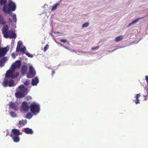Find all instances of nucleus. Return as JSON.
<instances>
[{"label":"nucleus","mask_w":148,"mask_h":148,"mask_svg":"<svg viewBox=\"0 0 148 148\" xmlns=\"http://www.w3.org/2000/svg\"><path fill=\"white\" fill-rule=\"evenodd\" d=\"M2 33L5 38H15L16 37V34L12 30L8 29V27L7 25L3 26L2 29Z\"/></svg>","instance_id":"obj_1"},{"label":"nucleus","mask_w":148,"mask_h":148,"mask_svg":"<svg viewBox=\"0 0 148 148\" xmlns=\"http://www.w3.org/2000/svg\"><path fill=\"white\" fill-rule=\"evenodd\" d=\"M27 89L23 85H21L18 87V90L15 93L16 98H21L24 97L28 93Z\"/></svg>","instance_id":"obj_2"},{"label":"nucleus","mask_w":148,"mask_h":148,"mask_svg":"<svg viewBox=\"0 0 148 148\" xmlns=\"http://www.w3.org/2000/svg\"><path fill=\"white\" fill-rule=\"evenodd\" d=\"M16 8V5L14 2L11 1L8 4V7L7 6L6 8L5 7H3V10L5 13H9L10 11H14Z\"/></svg>","instance_id":"obj_3"},{"label":"nucleus","mask_w":148,"mask_h":148,"mask_svg":"<svg viewBox=\"0 0 148 148\" xmlns=\"http://www.w3.org/2000/svg\"><path fill=\"white\" fill-rule=\"evenodd\" d=\"M10 70H8L5 74V77L7 78H15L17 77L19 75V73L18 72H16L15 74H14Z\"/></svg>","instance_id":"obj_4"},{"label":"nucleus","mask_w":148,"mask_h":148,"mask_svg":"<svg viewBox=\"0 0 148 148\" xmlns=\"http://www.w3.org/2000/svg\"><path fill=\"white\" fill-rule=\"evenodd\" d=\"M30 110L33 113H38L40 111V106L39 105L35 103H32L30 106Z\"/></svg>","instance_id":"obj_5"},{"label":"nucleus","mask_w":148,"mask_h":148,"mask_svg":"<svg viewBox=\"0 0 148 148\" xmlns=\"http://www.w3.org/2000/svg\"><path fill=\"white\" fill-rule=\"evenodd\" d=\"M22 42L20 41H18L17 43L16 52H18L19 51L22 52L23 53H24L26 48L25 47H21Z\"/></svg>","instance_id":"obj_6"},{"label":"nucleus","mask_w":148,"mask_h":148,"mask_svg":"<svg viewBox=\"0 0 148 148\" xmlns=\"http://www.w3.org/2000/svg\"><path fill=\"white\" fill-rule=\"evenodd\" d=\"M14 81L12 79H10L9 81L5 79L3 82V85L5 87L7 86L12 87L14 85Z\"/></svg>","instance_id":"obj_7"},{"label":"nucleus","mask_w":148,"mask_h":148,"mask_svg":"<svg viewBox=\"0 0 148 148\" xmlns=\"http://www.w3.org/2000/svg\"><path fill=\"white\" fill-rule=\"evenodd\" d=\"M29 71L27 75L28 78H32L34 77L36 75V73L33 67L32 66H29Z\"/></svg>","instance_id":"obj_8"},{"label":"nucleus","mask_w":148,"mask_h":148,"mask_svg":"<svg viewBox=\"0 0 148 148\" xmlns=\"http://www.w3.org/2000/svg\"><path fill=\"white\" fill-rule=\"evenodd\" d=\"M22 134V133L20 132L18 130L16 129H13L11 131L10 136L11 137H13V136H19Z\"/></svg>","instance_id":"obj_9"},{"label":"nucleus","mask_w":148,"mask_h":148,"mask_svg":"<svg viewBox=\"0 0 148 148\" xmlns=\"http://www.w3.org/2000/svg\"><path fill=\"white\" fill-rule=\"evenodd\" d=\"M8 49L6 47L1 48L0 47V58L4 56L6 53Z\"/></svg>","instance_id":"obj_10"},{"label":"nucleus","mask_w":148,"mask_h":148,"mask_svg":"<svg viewBox=\"0 0 148 148\" xmlns=\"http://www.w3.org/2000/svg\"><path fill=\"white\" fill-rule=\"evenodd\" d=\"M21 108L24 111H27L29 108V107L26 102L24 101L22 103Z\"/></svg>","instance_id":"obj_11"},{"label":"nucleus","mask_w":148,"mask_h":148,"mask_svg":"<svg viewBox=\"0 0 148 148\" xmlns=\"http://www.w3.org/2000/svg\"><path fill=\"white\" fill-rule=\"evenodd\" d=\"M27 67L26 66L24 65L22 66L21 71V72L23 75H24L27 73Z\"/></svg>","instance_id":"obj_12"},{"label":"nucleus","mask_w":148,"mask_h":148,"mask_svg":"<svg viewBox=\"0 0 148 148\" xmlns=\"http://www.w3.org/2000/svg\"><path fill=\"white\" fill-rule=\"evenodd\" d=\"M27 121L26 120H21L18 123V125L20 127H22L25 125L27 123Z\"/></svg>","instance_id":"obj_13"},{"label":"nucleus","mask_w":148,"mask_h":148,"mask_svg":"<svg viewBox=\"0 0 148 148\" xmlns=\"http://www.w3.org/2000/svg\"><path fill=\"white\" fill-rule=\"evenodd\" d=\"M25 132L27 134H32L33 133L32 130L29 128H26L24 129Z\"/></svg>","instance_id":"obj_14"},{"label":"nucleus","mask_w":148,"mask_h":148,"mask_svg":"<svg viewBox=\"0 0 148 148\" xmlns=\"http://www.w3.org/2000/svg\"><path fill=\"white\" fill-rule=\"evenodd\" d=\"M39 82V80L37 77H35L32 80V84L33 86L36 85Z\"/></svg>","instance_id":"obj_15"},{"label":"nucleus","mask_w":148,"mask_h":148,"mask_svg":"<svg viewBox=\"0 0 148 148\" xmlns=\"http://www.w3.org/2000/svg\"><path fill=\"white\" fill-rule=\"evenodd\" d=\"M10 107L12 108L15 110H17V106L13 103L10 102L9 104Z\"/></svg>","instance_id":"obj_16"},{"label":"nucleus","mask_w":148,"mask_h":148,"mask_svg":"<svg viewBox=\"0 0 148 148\" xmlns=\"http://www.w3.org/2000/svg\"><path fill=\"white\" fill-rule=\"evenodd\" d=\"M7 0H0V5H3V7H5V8H6V3Z\"/></svg>","instance_id":"obj_17"},{"label":"nucleus","mask_w":148,"mask_h":148,"mask_svg":"<svg viewBox=\"0 0 148 148\" xmlns=\"http://www.w3.org/2000/svg\"><path fill=\"white\" fill-rule=\"evenodd\" d=\"M140 96V94H137L135 96V98L136 99L135 100H134V101L136 104H137L138 103H139L138 98Z\"/></svg>","instance_id":"obj_18"},{"label":"nucleus","mask_w":148,"mask_h":148,"mask_svg":"<svg viewBox=\"0 0 148 148\" xmlns=\"http://www.w3.org/2000/svg\"><path fill=\"white\" fill-rule=\"evenodd\" d=\"M15 66L17 68H19L20 67L21 65V61L19 60H17L15 64H14Z\"/></svg>","instance_id":"obj_19"},{"label":"nucleus","mask_w":148,"mask_h":148,"mask_svg":"<svg viewBox=\"0 0 148 148\" xmlns=\"http://www.w3.org/2000/svg\"><path fill=\"white\" fill-rule=\"evenodd\" d=\"M13 138V140L14 142H17L19 141L20 138L19 136H13V137H11Z\"/></svg>","instance_id":"obj_20"},{"label":"nucleus","mask_w":148,"mask_h":148,"mask_svg":"<svg viewBox=\"0 0 148 148\" xmlns=\"http://www.w3.org/2000/svg\"><path fill=\"white\" fill-rule=\"evenodd\" d=\"M123 36H120L115 38V40L116 42H118L121 41L123 38Z\"/></svg>","instance_id":"obj_21"},{"label":"nucleus","mask_w":148,"mask_h":148,"mask_svg":"<svg viewBox=\"0 0 148 148\" xmlns=\"http://www.w3.org/2000/svg\"><path fill=\"white\" fill-rule=\"evenodd\" d=\"M145 17V16L143 17L138 18L137 19L133 21L132 22V24H134L136 23H137L139 20H140V19H142Z\"/></svg>","instance_id":"obj_22"},{"label":"nucleus","mask_w":148,"mask_h":148,"mask_svg":"<svg viewBox=\"0 0 148 148\" xmlns=\"http://www.w3.org/2000/svg\"><path fill=\"white\" fill-rule=\"evenodd\" d=\"M16 68H17L15 66L14 64H13L11 67L10 69V70L11 71H12V72H14L15 71V69Z\"/></svg>","instance_id":"obj_23"},{"label":"nucleus","mask_w":148,"mask_h":148,"mask_svg":"<svg viewBox=\"0 0 148 148\" xmlns=\"http://www.w3.org/2000/svg\"><path fill=\"white\" fill-rule=\"evenodd\" d=\"M32 116V115L30 112L28 113L26 116V118L29 119H30Z\"/></svg>","instance_id":"obj_24"},{"label":"nucleus","mask_w":148,"mask_h":148,"mask_svg":"<svg viewBox=\"0 0 148 148\" xmlns=\"http://www.w3.org/2000/svg\"><path fill=\"white\" fill-rule=\"evenodd\" d=\"M10 114L11 116L13 117H15L17 116L16 114L14 112H10Z\"/></svg>","instance_id":"obj_25"},{"label":"nucleus","mask_w":148,"mask_h":148,"mask_svg":"<svg viewBox=\"0 0 148 148\" xmlns=\"http://www.w3.org/2000/svg\"><path fill=\"white\" fill-rule=\"evenodd\" d=\"M59 5V3H56L55 5L53 6L51 10L52 11L55 10L57 9V6Z\"/></svg>","instance_id":"obj_26"},{"label":"nucleus","mask_w":148,"mask_h":148,"mask_svg":"<svg viewBox=\"0 0 148 148\" xmlns=\"http://www.w3.org/2000/svg\"><path fill=\"white\" fill-rule=\"evenodd\" d=\"M89 25V23L88 22H86L82 25V27L84 28L88 26Z\"/></svg>","instance_id":"obj_27"},{"label":"nucleus","mask_w":148,"mask_h":148,"mask_svg":"<svg viewBox=\"0 0 148 148\" xmlns=\"http://www.w3.org/2000/svg\"><path fill=\"white\" fill-rule=\"evenodd\" d=\"M12 17V18L13 20L14 21V22L16 23V15H13Z\"/></svg>","instance_id":"obj_28"},{"label":"nucleus","mask_w":148,"mask_h":148,"mask_svg":"<svg viewBox=\"0 0 148 148\" xmlns=\"http://www.w3.org/2000/svg\"><path fill=\"white\" fill-rule=\"evenodd\" d=\"M6 60V58H3L0 61V64L1 63H3L5 62Z\"/></svg>","instance_id":"obj_29"},{"label":"nucleus","mask_w":148,"mask_h":148,"mask_svg":"<svg viewBox=\"0 0 148 148\" xmlns=\"http://www.w3.org/2000/svg\"><path fill=\"white\" fill-rule=\"evenodd\" d=\"M26 55L28 57L30 58H32L33 57V56L32 54H31L30 53L28 52H27L25 53Z\"/></svg>","instance_id":"obj_30"},{"label":"nucleus","mask_w":148,"mask_h":148,"mask_svg":"<svg viewBox=\"0 0 148 148\" xmlns=\"http://www.w3.org/2000/svg\"><path fill=\"white\" fill-rule=\"evenodd\" d=\"M30 84V81L29 80H27L24 82V84L25 85L27 86Z\"/></svg>","instance_id":"obj_31"},{"label":"nucleus","mask_w":148,"mask_h":148,"mask_svg":"<svg viewBox=\"0 0 148 148\" xmlns=\"http://www.w3.org/2000/svg\"><path fill=\"white\" fill-rule=\"evenodd\" d=\"M25 100L27 101H29L32 99V97L30 96H27L25 97Z\"/></svg>","instance_id":"obj_32"},{"label":"nucleus","mask_w":148,"mask_h":148,"mask_svg":"<svg viewBox=\"0 0 148 148\" xmlns=\"http://www.w3.org/2000/svg\"><path fill=\"white\" fill-rule=\"evenodd\" d=\"M49 46L47 44L46 46L44 48V51H46L48 49Z\"/></svg>","instance_id":"obj_33"},{"label":"nucleus","mask_w":148,"mask_h":148,"mask_svg":"<svg viewBox=\"0 0 148 148\" xmlns=\"http://www.w3.org/2000/svg\"><path fill=\"white\" fill-rule=\"evenodd\" d=\"M67 40L66 39H62L60 40V41L63 43H65L67 42Z\"/></svg>","instance_id":"obj_34"},{"label":"nucleus","mask_w":148,"mask_h":148,"mask_svg":"<svg viewBox=\"0 0 148 148\" xmlns=\"http://www.w3.org/2000/svg\"><path fill=\"white\" fill-rule=\"evenodd\" d=\"M99 46L96 47H93L91 49L92 50H97V49H98L99 48Z\"/></svg>","instance_id":"obj_35"},{"label":"nucleus","mask_w":148,"mask_h":148,"mask_svg":"<svg viewBox=\"0 0 148 148\" xmlns=\"http://www.w3.org/2000/svg\"><path fill=\"white\" fill-rule=\"evenodd\" d=\"M145 78L147 83L148 84V76H145Z\"/></svg>","instance_id":"obj_36"},{"label":"nucleus","mask_w":148,"mask_h":148,"mask_svg":"<svg viewBox=\"0 0 148 148\" xmlns=\"http://www.w3.org/2000/svg\"><path fill=\"white\" fill-rule=\"evenodd\" d=\"M12 56L14 58H15V54L14 53H12Z\"/></svg>","instance_id":"obj_37"},{"label":"nucleus","mask_w":148,"mask_h":148,"mask_svg":"<svg viewBox=\"0 0 148 148\" xmlns=\"http://www.w3.org/2000/svg\"><path fill=\"white\" fill-rule=\"evenodd\" d=\"M55 73V71H53L52 72V75H53Z\"/></svg>","instance_id":"obj_38"},{"label":"nucleus","mask_w":148,"mask_h":148,"mask_svg":"<svg viewBox=\"0 0 148 148\" xmlns=\"http://www.w3.org/2000/svg\"><path fill=\"white\" fill-rule=\"evenodd\" d=\"M132 24H133L132 23V22L130 23L128 25L127 27H129L130 26H131Z\"/></svg>","instance_id":"obj_39"},{"label":"nucleus","mask_w":148,"mask_h":148,"mask_svg":"<svg viewBox=\"0 0 148 148\" xmlns=\"http://www.w3.org/2000/svg\"><path fill=\"white\" fill-rule=\"evenodd\" d=\"M9 21L10 22H11V23H12V21L10 18L9 19Z\"/></svg>","instance_id":"obj_40"},{"label":"nucleus","mask_w":148,"mask_h":148,"mask_svg":"<svg viewBox=\"0 0 148 148\" xmlns=\"http://www.w3.org/2000/svg\"><path fill=\"white\" fill-rule=\"evenodd\" d=\"M57 33H59V32H57Z\"/></svg>","instance_id":"obj_41"},{"label":"nucleus","mask_w":148,"mask_h":148,"mask_svg":"<svg viewBox=\"0 0 148 148\" xmlns=\"http://www.w3.org/2000/svg\"><path fill=\"white\" fill-rule=\"evenodd\" d=\"M59 43L60 44H61L60 43Z\"/></svg>","instance_id":"obj_42"}]
</instances>
